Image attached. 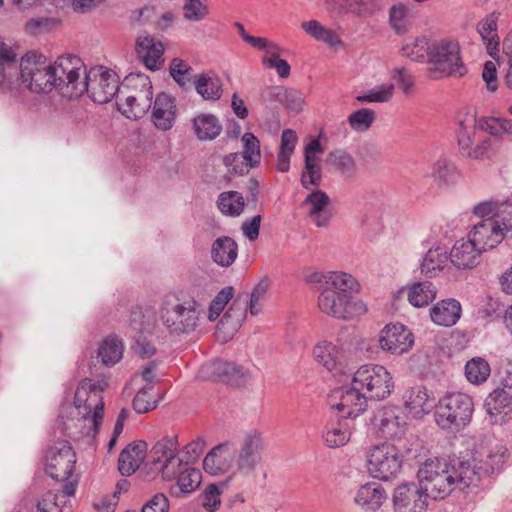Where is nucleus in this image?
I'll return each instance as SVG.
<instances>
[{
  "label": "nucleus",
  "mask_w": 512,
  "mask_h": 512,
  "mask_svg": "<svg viewBox=\"0 0 512 512\" xmlns=\"http://www.w3.org/2000/svg\"><path fill=\"white\" fill-rule=\"evenodd\" d=\"M59 83L45 56L28 52L18 61L13 48L0 41V87L10 91L25 88L40 94L57 89Z\"/></svg>",
  "instance_id": "1"
},
{
  "label": "nucleus",
  "mask_w": 512,
  "mask_h": 512,
  "mask_svg": "<svg viewBox=\"0 0 512 512\" xmlns=\"http://www.w3.org/2000/svg\"><path fill=\"white\" fill-rule=\"evenodd\" d=\"M107 386L106 383L100 386L90 379H84L78 385L74 406L80 415L78 422H83L81 434L94 439L102 425L104 418V401L102 392Z\"/></svg>",
  "instance_id": "2"
},
{
  "label": "nucleus",
  "mask_w": 512,
  "mask_h": 512,
  "mask_svg": "<svg viewBox=\"0 0 512 512\" xmlns=\"http://www.w3.org/2000/svg\"><path fill=\"white\" fill-rule=\"evenodd\" d=\"M177 452V436H166L158 440L152 446L141 472L148 479L160 474L164 481L177 480V476L188 466V462L181 459Z\"/></svg>",
  "instance_id": "3"
},
{
  "label": "nucleus",
  "mask_w": 512,
  "mask_h": 512,
  "mask_svg": "<svg viewBox=\"0 0 512 512\" xmlns=\"http://www.w3.org/2000/svg\"><path fill=\"white\" fill-rule=\"evenodd\" d=\"M201 305L194 299L181 300L176 295H166L159 309L162 324L171 335H188L199 324Z\"/></svg>",
  "instance_id": "4"
},
{
  "label": "nucleus",
  "mask_w": 512,
  "mask_h": 512,
  "mask_svg": "<svg viewBox=\"0 0 512 512\" xmlns=\"http://www.w3.org/2000/svg\"><path fill=\"white\" fill-rule=\"evenodd\" d=\"M473 411L474 403L469 395L450 393L439 400L434 418L441 429L456 433L470 423Z\"/></svg>",
  "instance_id": "5"
},
{
  "label": "nucleus",
  "mask_w": 512,
  "mask_h": 512,
  "mask_svg": "<svg viewBox=\"0 0 512 512\" xmlns=\"http://www.w3.org/2000/svg\"><path fill=\"white\" fill-rule=\"evenodd\" d=\"M466 73L467 68L460 55V45L457 41L442 39L431 44L428 67L430 79L461 78Z\"/></svg>",
  "instance_id": "6"
},
{
  "label": "nucleus",
  "mask_w": 512,
  "mask_h": 512,
  "mask_svg": "<svg viewBox=\"0 0 512 512\" xmlns=\"http://www.w3.org/2000/svg\"><path fill=\"white\" fill-rule=\"evenodd\" d=\"M75 463L76 454L67 441L57 442L47 450L45 470L51 478L64 482L63 493L68 497L75 494L78 484L77 477L73 476Z\"/></svg>",
  "instance_id": "7"
},
{
  "label": "nucleus",
  "mask_w": 512,
  "mask_h": 512,
  "mask_svg": "<svg viewBox=\"0 0 512 512\" xmlns=\"http://www.w3.org/2000/svg\"><path fill=\"white\" fill-rule=\"evenodd\" d=\"M417 476L419 485L433 499L445 498L455 487V473L444 460L427 459Z\"/></svg>",
  "instance_id": "8"
},
{
  "label": "nucleus",
  "mask_w": 512,
  "mask_h": 512,
  "mask_svg": "<svg viewBox=\"0 0 512 512\" xmlns=\"http://www.w3.org/2000/svg\"><path fill=\"white\" fill-rule=\"evenodd\" d=\"M352 381L359 387L368 400H382L387 398L394 383L389 371L382 365L365 364L360 366L353 374Z\"/></svg>",
  "instance_id": "9"
},
{
  "label": "nucleus",
  "mask_w": 512,
  "mask_h": 512,
  "mask_svg": "<svg viewBox=\"0 0 512 512\" xmlns=\"http://www.w3.org/2000/svg\"><path fill=\"white\" fill-rule=\"evenodd\" d=\"M119 82L116 74L103 67H92L77 86L76 98L87 92L93 102L108 103L118 92Z\"/></svg>",
  "instance_id": "10"
},
{
  "label": "nucleus",
  "mask_w": 512,
  "mask_h": 512,
  "mask_svg": "<svg viewBox=\"0 0 512 512\" xmlns=\"http://www.w3.org/2000/svg\"><path fill=\"white\" fill-rule=\"evenodd\" d=\"M319 309L332 317L350 320L366 313V305L354 295L323 288L318 298Z\"/></svg>",
  "instance_id": "11"
},
{
  "label": "nucleus",
  "mask_w": 512,
  "mask_h": 512,
  "mask_svg": "<svg viewBox=\"0 0 512 512\" xmlns=\"http://www.w3.org/2000/svg\"><path fill=\"white\" fill-rule=\"evenodd\" d=\"M401 468L402 458L394 445H377L367 454V469L374 478L388 481L394 478Z\"/></svg>",
  "instance_id": "12"
},
{
  "label": "nucleus",
  "mask_w": 512,
  "mask_h": 512,
  "mask_svg": "<svg viewBox=\"0 0 512 512\" xmlns=\"http://www.w3.org/2000/svg\"><path fill=\"white\" fill-rule=\"evenodd\" d=\"M265 449V440L260 432L253 430L246 433L236 451V472L245 477L253 476L262 463Z\"/></svg>",
  "instance_id": "13"
},
{
  "label": "nucleus",
  "mask_w": 512,
  "mask_h": 512,
  "mask_svg": "<svg viewBox=\"0 0 512 512\" xmlns=\"http://www.w3.org/2000/svg\"><path fill=\"white\" fill-rule=\"evenodd\" d=\"M51 67L56 82H61L57 89L70 98H76L77 86L81 83L80 76L87 73L82 60L74 55L61 56Z\"/></svg>",
  "instance_id": "14"
},
{
  "label": "nucleus",
  "mask_w": 512,
  "mask_h": 512,
  "mask_svg": "<svg viewBox=\"0 0 512 512\" xmlns=\"http://www.w3.org/2000/svg\"><path fill=\"white\" fill-rule=\"evenodd\" d=\"M373 432L385 439L401 437L406 430L407 416L398 406H384L378 409L370 420Z\"/></svg>",
  "instance_id": "15"
},
{
  "label": "nucleus",
  "mask_w": 512,
  "mask_h": 512,
  "mask_svg": "<svg viewBox=\"0 0 512 512\" xmlns=\"http://www.w3.org/2000/svg\"><path fill=\"white\" fill-rule=\"evenodd\" d=\"M368 398L359 387L351 383V387H337L328 395L331 408L345 412L347 418H355L367 408Z\"/></svg>",
  "instance_id": "16"
},
{
  "label": "nucleus",
  "mask_w": 512,
  "mask_h": 512,
  "mask_svg": "<svg viewBox=\"0 0 512 512\" xmlns=\"http://www.w3.org/2000/svg\"><path fill=\"white\" fill-rule=\"evenodd\" d=\"M428 494L419 483L404 482L394 488L392 503L394 512H426Z\"/></svg>",
  "instance_id": "17"
},
{
  "label": "nucleus",
  "mask_w": 512,
  "mask_h": 512,
  "mask_svg": "<svg viewBox=\"0 0 512 512\" xmlns=\"http://www.w3.org/2000/svg\"><path fill=\"white\" fill-rule=\"evenodd\" d=\"M200 373L203 379L221 381L233 386L244 385L249 378V373L243 366L223 360L204 364Z\"/></svg>",
  "instance_id": "18"
},
{
  "label": "nucleus",
  "mask_w": 512,
  "mask_h": 512,
  "mask_svg": "<svg viewBox=\"0 0 512 512\" xmlns=\"http://www.w3.org/2000/svg\"><path fill=\"white\" fill-rule=\"evenodd\" d=\"M138 80L144 90H141L138 95H130L126 97L125 105L122 114L129 119L142 118L152 106V84L148 76L143 74H130L127 77L128 81Z\"/></svg>",
  "instance_id": "19"
},
{
  "label": "nucleus",
  "mask_w": 512,
  "mask_h": 512,
  "mask_svg": "<svg viewBox=\"0 0 512 512\" xmlns=\"http://www.w3.org/2000/svg\"><path fill=\"white\" fill-rule=\"evenodd\" d=\"M379 343L384 351L401 355L411 349L414 337L402 324L387 325L381 332Z\"/></svg>",
  "instance_id": "20"
},
{
  "label": "nucleus",
  "mask_w": 512,
  "mask_h": 512,
  "mask_svg": "<svg viewBox=\"0 0 512 512\" xmlns=\"http://www.w3.org/2000/svg\"><path fill=\"white\" fill-rule=\"evenodd\" d=\"M469 238L483 252L496 247L506 236L495 218L489 217L474 225Z\"/></svg>",
  "instance_id": "21"
},
{
  "label": "nucleus",
  "mask_w": 512,
  "mask_h": 512,
  "mask_svg": "<svg viewBox=\"0 0 512 512\" xmlns=\"http://www.w3.org/2000/svg\"><path fill=\"white\" fill-rule=\"evenodd\" d=\"M135 51L138 59L151 71L159 70L164 63L163 44L146 32L136 38Z\"/></svg>",
  "instance_id": "22"
},
{
  "label": "nucleus",
  "mask_w": 512,
  "mask_h": 512,
  "mask_svg": "<svg viewBox=\"0 0 512 512\" xmlns=\"http://www.w3.org/2000/svg\"><path fill=\"white\" fill-rule=\"evenodd\" d=\"M175 116L176 105L174 99L166 93L158 94L153 102L151 116L155 127L161 131L170 130L174 125Z\"/></svg>",
  "instance_id": "23"
},
{
  "label": "nucleus",
  "mask_w": 512,
  "mask_h": 512,
  "mask_svg": "<svg viewBox=\"0 0 512 512\" xmlns=\"http://www.w3.org/2000/svg\"><path fill=\"white\" fill-rule=\"evenodd\" d=\"M129 329L132 337L135 339L133 345L134 352L141 358H149L156 353L155 346L143 335L144 315L140 308L131 311L129 319Z\"/></svg>",
  "instance_id": "24"
},
{
  "label": "nucleus",
  "mask_w": 512,
  "mask_h": 512,
  "mask_svg": "<svg viewBox=\"0 0 512 512\" xmlns=\"http://www.w3.org/2000/svg\"><path fill=\"white\" fill-rule=\"evenodd\" d=\"M148 445L145 441L128 444L120 453L118 470L123 476L132 475L143 463L147 455Z\"/></svg>",
  "instance_id": "25"
},
{
  "label": "nucleus",
  "mask_w": 512,
  "mask_h": 512,
  "mask_svg": "<svg viewBox=\"0 0 512 512\" xmlns=\"http://www.w3.org/2000/svg\"><path fill=\"white\" fill-rule=\"evenodd\" d=\"M482 250L469 238L457 241L450 252L452 264L459 269H472L480 263Z\"/></svg>",
  "instance_id": "26"
},
{
  "label": "nucleus",
  "mask_w": 512,
  "mask_h": 512,
  "mask_svg": "<svg viewBox=\"0 0 512 512\" xmlns=\"http://www.w3.org/2000/svg\"><path fill=\"white\" fill-rule=\"evenodd\" d=\"M233 451L229 443H221L205 456L203 469L210 475H220L232 467Z\"/></svg>",
  "instance_id": "27"
},
{
  "label": "nucleus",
  "mask_w": 512,
  "mask_h": 512,
  "mask_svg": "<svg viewBox=\"0 0 512 512\" xmlns=\"http://www.w3.org/2000/svg\"><path fill=\"white\" fill-rule=\"evenodd\" d=\"M461 304L459 301L449 298L437 302L430 309L431 320L444 327H451L457 323L461 316Z\"/></svg>",
  "instance_id": "28"
},
{
  "label": "nucleus",
  "mask_w": 512,
  "mask_h": 512,
  "mask_svg": "<svg viewBox=\"0 0 512 512\" xmlns=\"http://www.w3.org/2000/svg\"><path fill=\"white\" fill-rule=\"evenodd\" d=\"M387 499L385 489L376 482L362 485L355 495V502L366 510L376 511Z\"/></svg>",
  "instance_id": "29"
},
{
  "label": "nucleus",
  "mask_w": 512,
  "mask_h": 512,
  "mask_svg": "<svg viewBox=\"0 0 512 512\" xmlns=\"http://www.w3.org/2000/svg\"><path fill=\"white\" fill-rule=\"evenodd\" d=\"M329 202V196L322 190L311 192L303 202V205H310L311 208L308 215L313 219L317 227H326L330 222V215L325 212Z\"/></svg>",
  "instance_id": "30"
},
{
  "label": "nucleus",
  "mask_w": 512,
  "mask_h": 512,
  "mask_svg": "<svg viewBox=\"0 0 512 512\" xmlns=\"http://www.w3.org/2000/svg\"><path fill=\"white\" fill-rule=\"evenodd\" d=\"M498 17L492 13L485 17L477 25V32L480 34L484 44L486 45L488 54L499 63V37L497 35Z\"/></svg>",
  "instance_id": "31"
},
{
  "label": "nucleus",
  "mask_w": 512,
  "mask_h": 512,
  "mask_svg": "<svg viewBox=\"0 0 512 512\" xmlns=\"http://www.w3.org/2000/svg\"><path fill=\"white\" fill-rule=\"evenodd\" d=\"M238 255V245L229 236L217 238L211 247V257L213 261L222 267L231 266Z\"/></svg>",
  "instance_id": "32"
},
{
  "label": "nucleus",
  "mask_w": 512,
  "mask_h": 512,
  "mask_svg": "<svg viewBox=\"0 0 512 512\" xmlns=\"http://www.w3.org/2000/svg\"><path fill=\"white\" fill-rule=\"evenodd\" d=\"M193 85L204 100L217 101L223 93L222 82L213 72L195 75Z\"/></svg>",
  "instance_id": "33"
},
{
  "label": "nucleus",
  "mask_w": 512,
  "mask_h": 512,
  "mask_svg": "<svg viewBox=\"0 0 512 512\" xmlns=\"http://www.w3.org/2000/svg\"><path fill=\"white\" fill-rule=\"evenodd\" d=\"M326 166L329 171L337 172L346 179L353 178L357 172V165L352 155L341 149L328 153Z\"/></svg>",
  "instance_id": "34"
},
{
  "label": "nucleus",
  "mask_w": 512,
  "mask_h": 512,
  "mask_svg": "<svg viewBox=\"0 0 512 512\" xmlns=\"http://www.w3.org/2000/svg\"><path fill=\"white\" fill-rule=\"evenodd\" d=\"M192 128L197 139L201 141L213 140L222 131V125L218 118L209 113H202L194 117Z\"/></svg>",
  "instance_id": "35"
},
{
  "label": "nucleus",
  "mask_w": 512,
  "mask_h": 512,
  "mask_svg": "<svg viewBox=\"0 0 512 512\" xmlns=\"http://www.w3.org/2000/svg\"><path fill=\"white\" fill-rule=\"evenodd\" d=\"M478 127L475 114L464 113L459 116L456 137L460 154L473 146V140Z\"/></svg>",
  "instance_id": "36"
},
{
  "label": "nucleus",
  "mask_w": 512,
  "mask_h": 512,
  "mask_svg": "<svg viewBox=\"0 0 512 512\" xmlns=\"http://www.w3.org/2000/svg\"><path fill=\"white\" fill-rule=\"evenodd\" d=\"M351 437V429L346 419L327 424L323 432L324 443L329 448H338L346 445Z\"/></svg>",
  "instance_id": "37"
},
{
  "label": "nucleus",
  "mask_w": 512,
  "mask_h": 512,
  "mask_svg": "<svg viewBox=\"0 0 512 512\" xmlns=\"http://www.w3.org/2000/svg\"><path fill=\"white\" fill-rule=\"evenodd\" d=\"M452 470L455 473V486L461 490L476 486L484 472L483 467H476L469 461H459L457 466H452Z\"/></svg>",
  "instance_id": "38"
},
{
  "label": "nucleus",
  "mask_w": 512,
  "mask_h": 512,
  "mask_svg": "<svg viewBox=\"0 0 512 512\" xmlns=\"http://www.w3.org/2000/svg\"><path fill=\"white\" fill-rule=\"evenodd\" d=\"M316 361L328 371H336L341 364L343 353L336 345L330 342H321L313 350Z\"/></svg>",
  "instance_id": "39"
},
{
  "label": "nucleus",
  "mask_w": 512,
  "mask_h": 512,
  "mask_svg": "<svg viewBox=\"0 0 512 512\" xmlns=\"http://www.w3.org/2000/svg\"><path fill=\"white\" fill-rule=\"evenodd\" d=\"M201 483V472L198 469L188 466L177 476L175 486H172L170 492L173 496L181 497L182 495L193 492Z\"/></svg>",
  "instance_id": "40"
},
{
  "label": "nucleus",
  "mask_w": 512,
  "mask_h": 512,
  "mask_svg": "<svg viewBox=\"0 0 512 512\" xmlns=\"http://www.w3.org/2000/svg\"><path fill=\"white\" fill-rule=\"evenodd\" d=\"M437 290L432 282H415L408 287L407 298L414 307L427 306L436 298Z\"/></svg>",
  "instance_id": "41"
},
{
  "label": "nucleus",
  "mask_w": 512,
  "mask_h": 512,
  "mask_svg": "<svg viewBox=\"0 0 512 512\" xmlns=\"http://www.w3.org/2000/svg\"><path fill=\"white\" fill-rule=\"evenodd\" d=\"M336 290L340 293H349L353 295L358 293L360 285L356 278L345 272H328L326 276V287Z\"/></svg>",
  "instance_id": "42"
},
{
  "label": "nucleus",
  "mask_w": 512,
  "mask_h": 512,
  "mask_svg": "<svg viewBox=\"0 0 512 512\" xmlns=\"http://www.w3.org/2000/svg\"><path fill=\"white\" fill-rule=\"evenodd\" d=\"M404 404L415 416L429 413L432 405L429 404V395L425 388L415 387L404 395Z\"/></svg>",
  "instance_id": "43"
},
{
  "label": "nucleus",
  "mask_w": 512,
  "mask_h": 512,
  "mask_svg": "<svg viewBox=\"0 0 512 512\" xmlns=\"http://www.w3.org/2000/svg\"><path fill=\"white\" fill-rule=\"evenodd\" d=\"M217 207L226 216H240L245 207L244 197L238 191L222 192L218 196Z\"/></svg>",
  "instance_id": "44"
},
{
  "label": "nucleus",
  "mask_w": 512,
  "mask_h": 512,
  "mask_svg": "<svg viewBox=\"0 0 512 512\" xmlns=\"http://www.w3.org/2000/svg\"><path fill=\"white\" fill-rule=\"evenodd\" d=\"M301 28L310 37L331 47L342 44L340 38L331 29L326 28L317 20L304 21L301 23Z\"/></svg>",
  "instance_id": "45"
},
{
  "label": "nucleus",
  "mask_w": 512,
  "mask_h": 512,
  "mask_svg": "<svg viewBox=\"0 0 512 512\" xmlns=\"http://www.w3.org/2000/svg\"><path fill=\"white\" fill-rule=\"evenodd\" d=\"M297 143V135L291 129H286L281 135L280 150L277 156V170L288 172L290 169V158Z\"/></svg>",
  "instance_id": "46"
},
{
  "label": "nucleus",
  "mask_w": 512,
  "mask_h": 512,
  "mask_svg": "<svg viewBox=\"0 0 512 512\" xmlns=\"http://www.w3.org/2000/svg\"><path fill=\"white\" fill-rule=\"evenodd\" d=\"M447 261V251L444 248L436 247L430 249L421 263V273L425 277H433L444 268Z\"/></svg>",
  "instance_id": "47"
},
{
  "label": "nucleus",
  "mask_w": 512,
  "mask_h": 512,
  "mask_svg": "<svg viewBox=\"0 0 512 512\" xmlns=\"http://www.w3.org/2000/svg\"><path fill=\"white\" fill-rule=\"evenodd\" d=\"M431 51V44L426 38H416L408 40L401 48L403 57L412 61L428 63Z\"/></svg>",
  "instance_id": "48"
},
{
  "label": "nucleus",
  "mask_w": 512,
  "mask_h": 512,
  "mask_svg": "<svg viewBox=\"0 0 512 512\" xmlns=\"http://www.w3.org/2000/svg\"><path fill=\"white\" fill-rule=\"evenodd\" d=\"M339 10L343 13H352L361 17L372 16L381 9L379 0H338Z\"/></svg>",
  "instance_id": "49"
},
{
  "label": "nucleus",
  "mask_w": 512,
  "mask_h": 512,
  "mask_svg": "<svg viewBox=\"0 0 512 512\" xmlns=\"http://www.w3.org/2000/svg\"><path fill=\"white\" fill-rule=\"evenodd\" d=\"M248 310V293L238 294L230 308L225 312L221 323L231 321L233 327H236L245 320Z\"/></svg>",
  "instance_id": "50"
},
{
  "label": "nucleus",
  "mask_w": 512,
  "mask_h": 512,
  "mask_svg": "<svg viewBox=\"0 0 512 512\" xmlns=\"http://www.w3.org/2000/svg\"><path fill=\"white\" fill-rule=\"evenodd\" d=\"M123 345L120 340L114 337L105 339L98 349V356L106 366L115 365L122 358Z\"/></svg>",
  "instance_id": "51"
},
{
  "label": "nucleus",
  "mask_w": 512,
  "mask_h": 512,
  "mask_svg": "<svg viewBox=\"0 0 512 512\" xmlns=\"http://www.w3.org/2000/svg\"><path fill=\"white\" fill-rule=\"evenodd\" d=\"M512 404V395L501 385L492 391L485 399L484 406L489 415L495 416Z\"/></svg>",
  "instance_id": "52"
},
{
  "label": "nucleus",
  "mask_w": 512,
  "mask_h": 512,
  "mask_svg": "<svg viewBox=\"0 0 512 512\" xmlns=\"http://www.w3.org/2000/svg\"><path fill=\"white\" fill-rule=\"evenodd\" d=\"M490 366L482 358H473L465 365V375L467 380L473 384H481L490 376Z\"/></svg>",
  "instance_id": "53"
},
{
  "label": "nucleus",
  "mask_w": 512,
  "mask_h": 512,
  "mask_svg": "<svg viewBox=\"0 0 512 512\" xmlns=\"http://www.w3.org/2000/svg\"><path fill=\"white\" fill-rule=\"evenodd\" d=\"M243 152L241 156L247 162L249 168H256L260 164L261 152L260 142L257 137L250 132L242 136Z\"/></svg>",
  "instance_id": "54"
},
{
  "label": "nucleus",
  "mask_w": 512,
  "mask_h": 512,
  "mask_svg": "<svg viewBox=\"0 0 512 512\" xmlns=\"http://www.w3.org/2000/svg\"><path fill=\"white\" fill-rule=\"evenodd\" d=\"M321 179L322 174L318 157L307 156L305 159L304 170L301 175V184L303 188L308 190L311 186H318Z\"/></svg>",
  "instance_id": "55"
},
{
  "label": "nucleus",
  "mask_w": 512,
  "mask_h": 512,
  "mask_svg": "<svg viewBox=\"0 0 512 512\" xmlns=\"http://www.w3.org/2000/svg\"><path fill=\"white\" fill-rule=\"evenodd\" d=\"M192 68L183 60L174 58L170 64V75L177 84L186 89L193 84L194 77Z\"/></svg>",
  "instance_id": "56"
},
{
  "label": "nucleus",
  "mask_w": 512,
  "mask_h": 512,
  "mask_svg": "<svg viewBox=\"0 0 512 512\" xmlns=\"http://www.w3.org/2000/svg\"><path fill=\"white\" fill-rule=\"evenodd\" d=\"M270 93L276 94L277 100L290 110L299 111L302 108L303 99L301 94L295 89L275 86L270 89Z\"/></svg>",
  "instance_id": "57"
},
{
  "label": "nucleus",
  "mask_w": 512,
  "mask_h": 512,
  "mask_svg": "<svg viewBox=\"0 0 512 512\" xmlns=\"http://www.w3.org/2000/svg\"><path fill=\"white\" fill-rule=\"evenodd\" d=\"M63 493L48 492L44 498L38 502L37 512H70L65 509L66 497Z\"/></svg>",
  "instance_id": "58"
},
{
  "label": "nucleus",
  "mask_w": 512,
  "mask_h": 512,
  "mask_svg": "<svg viewBox=\"0 0 512 512\" xmlns=\"http://www.w3.org/2000/svg\"><path fill=\"white\" fill-rule=\"evenodd\" d=\"M376 119V114L368 108L359 109L348 117V123L354 131H367Z\"/></svg>",
  "instance_id": "59"
},
{
  "label": "nucleus",
  "mask_w": 512,
  "mask_h": 512,
  "mask_svg": "<svg viewBox=\"0 0 512 512\" xmlns=\"http://www.w3.org/2000/svg\"><path fill=\"white\" fill-rule=\"evenodd\" d=\"M270 286V280L265 277L262 278L253 288L251 294H248L249 312L251 315L256 316L262 310L261 301L264 299Z\"/></svg>",
  "instance_id": "60"
},
{
  "label": "nucleus",
  "mask_w": 512,
  "mask_h": 512,
  "mask_svg": "<svg viewBox=\"0 0 512 512\" xmlns=\"http://www.w3.org/2000/svg\"><path fill=\"white\" fill-rule=\"evenodd\" d=\"M393 84H383L372 88L368 93L358 95L356 100L359 102L383 103L389 101L393 96Z\"/></svg>",
  "instance_id": "61"
},
{
  "label": "nucleus",
  "mask_w": 512,
  "mask_h": 512,
  "mask_svg": "<svg viewBox=\"0 0 512 512\" xmlns=\"http://www.w3.org/2000/svg\"><path fill=\"white\" fill-rule=\"evenodd\" d=\"M389 22L397 33H404L408 29V8L403 4L394 5L390 9Z\"/></svg>",
  "instance_id": "62"
},
{
  "label": "nucleus",
  "mask_w": 512,
  "mask_h": 512,
  "mask_svg": "<svg viewBox=\"0 0 512 512\" xmlns=\"http://www.w3.org/2000/svg\"><path fill=\"white\" fill-rule=\"evenodd\" d=\"M208 14V7L201 0H185L183 17L188 21L199 22Z\"/></svg>",
  "instance_id": "63"
},
{
  "label": "nucleus",
  "mask_w": 512,
  "mask_h": 512,
  "mask_svg": "<svg viewBox=\"0 0 512 512\" xmlns=\"http://www.w3.org/2000/svg\"><path fill=\"white\" fill-rule=\"evenodd\" d=\"M494 218L505 232L506 238L512 239V202L502 204Z\"/></svg>",
  "instance_id": "64"
}]
</instances>
